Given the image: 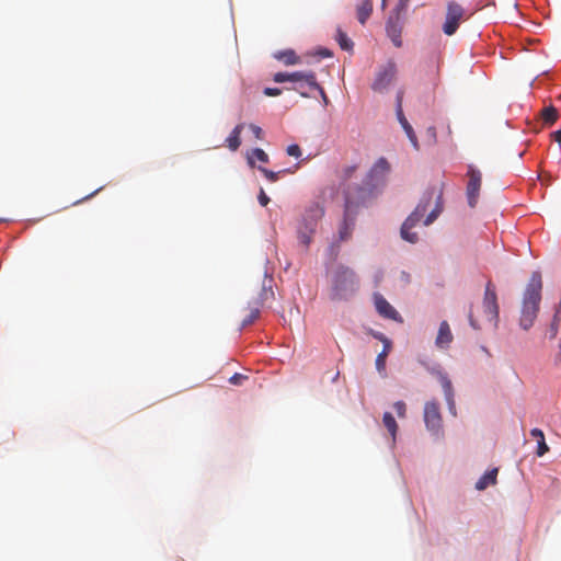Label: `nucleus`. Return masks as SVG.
<instances>
[{"mask_svg":"<svg viewBox=\"0 0 561 561\" xmlns=\"http://www.w3.org/2000/svg\"><path fill=\"white\" fill-rule=\"evenodd\" d=\"M465 15L463 8L457 2H448L447 12H446V21L443 25V31L446 35L450 36L456 33L459 27L460 22L462 21Z\"/></svg>","mask_w":561,"mask_h":561,"instance_id":"8","label":"nucleus"},{"mask_svg":"<svg viewBox=\"0 0 561 561\" xmlns=\"http://www.w3.org/2000/svg\"><path fill=\"white\" fill-rule=\"evenodd\" d=\"M245 379H248L247 376H244L242 374H234L233 376H231L229 378V382L232 385H236V386H240V385H242V381Z\"/></svg>","mask_w":561,"mask_h":561,"instance_id":"35","label":"nucleus"},{"mask_svg":"<svg viewBox=\"0 0 561 561\" xmlns=\"http://www.w3.org/2000/svg\"><path fill=\"white\" fill-rule=\"evenodd\" d=\"M552 136L557 142L561 144V129L554 131Z\"/></svg>","mask_w":561,"mask_h":561,"instance_id":"46","label":"nucleus"},{"mask_svg":"<svg viewBox=\"0 0 561 561\" xmlns=\"http://www.w3.org/2000/svg\"><path fill=\"white\" fill-rule=\"evenodd\" d=\"M318 55L323 57V58H328V57H331L332 56V53L327 49V48H322L318 51Z\"/></svg>","mask_w":561,"mask_h":561,"instance_id":"42","label":"nucleus"},{"mask_svg":"<svg viewBox=\"0 0 561 561\" xmlns=\"http://www.w3.org/2000/svg\"><path fill=\"white\" fill-rule=\"evenodd\" d=\"M392 347L391 341H385L382 351L376 357V368L379 374L385 375L386 373V359Z\"/></svg>","mask_w":561,"mask_h":561,"instance_id":"20","label":"nucleus"},{"mask_svg":"<svg viewBox=\"0 0 561 561\" xmlns=\"http://www.w3.org/2000/svg\"><path fill=\"white\" fill-rule=\"evenodd\" d=\"M249 128H250V130L252 131V134L254 135V137L256 139H262L263 138V130H262V128L260 126H257L255 124H250Z\"/></svg>","mask_w":561,"mask_h":561,"instance_id":"36","label":"nucleus"},{"mask_svg":"<svg viewBox=\"0 0 561 561\" xmlns=\"http://www.w3.org/2000/svg\"><path fill=\"white\" fill-rule=\"evenodd\" d=\"M390 165L385 158H379L373 168L369 170L363 185H346L345 187H364L370 190V197L373 196L374 188L380 181L383 180L389 172Z\"/></svg>","mask_w":561,"mask_h":561,"instance_id":"6","label":"nucleus"},{"mask_svg":"<svg viewBox=\"0 0 561 561\" xmlns=\"http://www.w3.org/2000/svg\"><path fill=\"white\" fill-rule=\"evenodd\" d=\"M541 274L539 272H534L524 293L519 319L520 328L526 331L533 327L537 318L541 300Z\"/></svg>","mask_w":561,"mask_h":561,"instance_id":"3","label":"nucleus"},{"mask_svg":"<svg viewBox=\"0 0 561 561\" xmlns=\"http://www.w3.org/2000/svg\"><path fill=\"white\" fill-rule=\"evenodd\" d=\"M401 280L404 282L405 284L410 283V280H411L410 274L407 272H401Z\"/></svg>","mask_w":561,"mask_h":561,"instance_id":"45","label":"nucleus"},{"mask_svg":"<svg viewBox=\"0 0 561 561\" xmlns=\"http://www.w3.org/2000/svg\"><path fill=\"white\" fill-rule=\"evenodd\" d=\"M358 288V279L353 270L339 266L332 277L331 298L344 300L350 298Z\"/></svg>","mask_w":561,"mask_h":561,"instance_id":"4","label":"nucleus"},{"mask_svg":"<svg viewBox=\"0 0 561 561\" xmlns=\"http://www.w3.org/2000/svg\"><path fill=\"white\" fill-rule=\"evenodd\" d=\"M282 93V90L278 88H265L264 94L267 96H277Z\"/></svg>","mask_w":561,"mask_h":561,"instance_id":"40","label":"nucleus"},{"mask_svg":"<svg viewBox=\"0 0 561 561\" xmlns=\"http://www.w3.org/2000/svg\"><path fill=\"white\" fill-rule=\"evenodd\" d=\"M290 82L300 83L305 82L310 89L311 87H318L317 77L313 71H295L290 72Z\"/></svg>","mask_w":561,"mask_h":561,"instance_id":"16","label":"nucleus"},{"mask_svg":"<svg viewBox=\"0 0 561 561\" xmlns=\"http://www.w3.org/2000/svg\"><path fill=\"white\" fill-rule=\"evenodd\" d=\"M559 348H560V351H561V340H560V343H559Z\"/></svg>","mask_w":561,"mask_h":561,"instance_id":"49","label":"nucleus"},{"mask_svg":"<svg viewBox=\"0 0 561 561\" xmlns=\"http://www.w3.org/2000/svg\"><path fill=\"white\" fill-rule=\"evenodd\" d=\"M559 114L554 106L543 107L540 112V118L547 126L553 125L558 121Z\"/></svg>","mask_w":561,"mask_h":561,"instance_id":"22","label":"nucleus"},{"mask_svg":"<svg viewBox=\"0 0 561 561\" xmlns=\"http://www.w3.org/2000/svg\"><path fill=\"white\" fill-rule=\"evenodd\" d=\"M393 408L398 414L399 417L405 416L407 405L403 401H397L393 404Z\"/></svg>","mask_w":561,"mask_h":561,"instance_id":"33","label":"nucleus"},{"mask_svg":"<svg viewBox=\"0 0 561 561\" xmlns=\"http://www.w3.org/2000/svg\"><path fill=\"white\" fill-rule=\"evenodd\" d=\"M286 152L288 156L295 157V158H300L302 154L300 147L296 144L289 145L286 149Z\"/></svg>","mask_w":561,"mask_h":561,"instance_id":"32","label":"nucleus"},{"mask_svg":"<svg viewBox=\"0 0 561 561\" xmlns=\"http://www.w3.org/2000/svg\"><path fill=\"white\" fill-rule=\"evenodd\" d=\"M259 203L261 204V206H266L268 203H270V198L268 196L265 194L264 190L261 188L260 191V194H259Z\"/></svg>","mask_w":561,"mask_h":561,"instance_id":"39","label":"nucleus"},{"mask_svg":"<svg viewBox=\"0 0 561 561\" xmlns=\"http://www.w3.org/2000/svg\"><path fill=\"white\" fill-rule=\"evenodd\" d=\"M373 13V0H356V16L360 24H365Z\"/></svg>","mask_w":561,"mask_h":561,"instance_id":"17","label":"nucleus"},{"mask_svg":"<svg viewBox=\"0 0 561 561\" xmlns=\"http://www.w3.org/2000/svg\"><path fill=\"white\" fill-rule=\"evenodd\" d=\"M396 114H397V118H398L399 123L401 124L402 128L404 129V131H405L409 140L411 141L413 148L415 150H419L420 149V145H419L417 137H416V135H415V133L413 130V127L410 125V123L405 118L403 110L402 108H396Z\"/></svg>","mask_w":561,"mask_h":561,"instance_id":"15","label":"nucleus"},{"mask_svg":"<svg viewBox=\"0 0 561 561\" xmlns=\"http://www.w3.org/2000/svg\"><path fill=\"white\" fill-rule=\"evenodd\" d=\"M454 340L450 327L447 321H442L438 328L435 345L437 348L447 350Z\"/></svg>","mask_w":561,"mask_h":561,"instance_id":"14","label":"nucleus"},{"mask_svg":"<svg viewBox=\"0 0 561 561\" xmlns=\"http://www.w3.org/2000/svg\"><path fill=\"white\" fill-rule=\"evenodd\" d=\"M442 387L449 404V409L453 412L455 409L454 399H453V386L450 380L447 377H442Z\"/></svg>","mask_w":561,"mask_h":561,"instance_id":"27","label":"nucleus"},{"mask_svg":"<svg viewBox=\"0 0 561 561\" xmlns=\"http://www.w3.org/2000/svg\"><path fill=\"white\" fill-rule=\"evenodd\" d=\"M307 84L305 82H300L297 87L293 88V90L297 91L302 98H309L310 94L306 91Z\"/></svg>","mask_w":561,"mask_h":561,"instance_id":"37","label":"nucleus"},{"mask_svg":"<svg viewBox=\"0 0 561 561\" xmlns=\"http://www.w3.org/2000/svg\"><path fill=\"white\" fill-rule=\"evenodd\" d=\"M483 308L484 312L489 317L491 321L496 320L499 317V306L496 293L493 288H491V284L486 285L484 299H483Z\"/></svg>","mask_w":561,"mask_h":561,"instance_id":"13","label":"nucleus"},{"mask_svg":"<svg viewBox=\"0 0 561 561\" xmlns=\"http://www.w3.org/2000/svg\"><path fill=\"white\" fill-rule=\"evenodd\" d=\"M259 170L264 174V176L270 182H276L279 179V174L284 172V171L274 172V171H271L263 167H259Z\"/></svg>","mask_w":561,"mask_h":561,"instance_id":"31","label":"nucleus"},{"mask_svg":"<svg viewBox=\"0 0 561 561\" xmlns=\"http://www.w3.org/2000/svg\"><path fill=\"white\" fill-rule=\"evenodd\" d=\"M277 59L283 60L286 65H296L299 62V57L294 50H286L276 56Z\"/></svg>","mask_w":561,"mask_h":561,"instance_id":"28","label":"nucleus"},{"mask_svg":"<svg viewBox=\"0 0 561 561\" xmlns=\"http://www.w3.org/2000/svg\"><path fill=\"white\" fill-rule=\"evenodd\" d=\"M497 469L494 468L488 472H485L476 483V488L480 491L485 490L489 485H494L496 483Z\"/></svg>","mask_w":561,"mask_h":561,"instance_id":"21","label":"nucleus"},{"mask_svg":"<svg viewBox=\"0 0 561 561\" xmlns=\"http://www.w3.org/2000/svg\"><path fill=\"white\" fill-rule=\"evenodd\" d=\"M254 158L262 163H267L270 161L267 153L261 148L253 149L248 156V163L250 167H254Z\"/></svg>","mask_w":561,"mask_h":561,"instance_id":"26","label":"nucleus"},{"mask_svg":"<svg viewBox=\"0 0 561 561\" xmlns=\"http://www.w3.org/2000/svg\"><path fill=\"white\" fill-rule=\"evenodd\" d=\"M273 80L277 83L290 81V72H277L274 75Z\"/></svg>","mask_w":561,"mask_h":561,"instance_id":"34","label":"nucleus"},{"mask_svg":"<svg viewBox=\"0 0 561 561\" xmlns=\"http://www.w3.org/2000/svg\"><path fill=\"white\" fill-rule=\"evenodd\" d=\"M403 91H399L397 94V108H402Z\"/></svg>","mask_w":561,"mask_h":561,"instance_id":"43","label":"nucleus"},{"mask_svg":"<svg viewBox=\"0 0 561 561\" xmlns=\"http://www.w3.org/2000/svg\"><path fill=\"white\" fill-rule=\"evenodd\" d=\"M530 435L538 442L537 456H543L549 450V447L545 442L543 432L540 428H533L530 431Z\"/></svg>","mask_w":561,"mask_h":561,"instance_id":"23","label":"nucleus"},{"mask_svg":"<svg viewBox=\"0 0 561 561\" xmlns=\"http://www.w3.org/2000/svg\"><path fill=\"white\" fill-rule=\"evenodd\" d=\"M382 422L385 427L388 430L390 435L392 436V439L394 440L397 431H398V424L393 417V415L390 412H385L382 416Z\"/></svg>","mask_w":561,"mask_h":561,"instance_id":"25","label":"nucleus"},{"mask_svg":"<svg viewBox=\"0 0 561 561\" xmlns=\"http://www.w3.org/2000/svg\"><path fill=\"white\" fill-rule=\"evenodd\" d=\"M323 213V208L318 203H313L306 208L297 230L298 240L305 248H308L311 243L318 221L322 218Z\"/></svg>","mask_w":561,"mask_h":561,"instance_id":"5","label":"nucleus"},{"mask_svg":"<svg viewBox=\"0 0 561 561\" xmlns=\"http://www.w3.org/2000/svg\"><path fill=\"white\" fill-rule=\"evenodd\" d=\"M272 278L268 279V283H272ZM268 296L273 297L274 293L272 290L271 284H268V288L266 284L263 285L262 293L260 298L256 299L250 307V314L242 320L241 328H245L252 324L260 316V308L263 305L264 300L268 298Z\"/></svg>","mask_w":561,"mask_h":561,"instance_id":"11","label":"nucleus"},{"mask_svg":"<svg viewBox=\"0 0 561 561\" xmlns=\"http://www.w3.org/2000/svg\"><path fill=\"white\" fill-rule=\"evenodd\" d=\"M386 2H387V0H382V1H381V5H382V8H385V7H386Z\"/></svg>","mask_w":561,"mask_h":561,"instance_id":"48","label":"nucleus"},{"mask_svg":"<svg viewBox=\"0 0 561 561\" xmlns=\"http://www.w3.org/2000/svg\"><path fill=\"white\" fill-rule=\"evenodd\" d=\"M374 337L381 341L383 345H385V341H390L388 337H386L382 333H379V332L374 333Z\"/></svg>","mask_w":561,"mask_h":561,"instance_id":"44","label":"nucleus"},{"mask_svg":"<svg viewBox=\"0 0 561 561\" xmlns=\"http://www.w3.org/2000/svg\"><path fill=\"white\" fill-rule=\"evenodd\" d=\"M561 321V310L557 309L553 316L552 323L550 325V337L554 339L558 333L559 322Z\"/></svg>","mask_w":561,"mask_h":561,"instance_id":"30","label":"nucleus"},{"mask_svg":"<svg viewBox=\"0 0 561 561\" xmlns=\"http://www.w3.org/2000/svg\"><path fill=\"white\" fill-rule=\"evenodd\" d=\"M387 34L392 41L393 45L396 47L402 46V39H401V26L398 24V22L388 21L387 23Z\"/></svg>","mask_w":561,"mask_h":561,"instance_id":"19","label":"nucleus"},{"mask_svg":"<svg viewBox=\"0 0 561 561\" xmlns=\"http://www.w3.org/2000/svg\"><path fill=\"white\" fill-rule=\"evenodd\" d=\"M467 175L469 178L468 184H467V198L468 204L470 207H476L479 198V193L481 188L482 183V174L481 172L476 169L472 164L468 165Z\"/></svg>","mask_w":561,"mask_h":561,"instance_id":"9","label":"nucleus"},{"mask_svg":"<svg viewBox=\"0 0 561 561\" xmlns=\"http://www.w3.org/2000/svg\"><path fill=\"white\" fill-rule=\"evenodd\" d=\"M397 65L393 60H389L382 66L376 73V78L371 84V89L375 92H385L397 77Z\"/></svg>","mask_w":561,"mask_h":561,"instance_id":"7","label":"nucleus"},{"mask_svg":"<svg viewBox=\"0 0 561 561\" xmlns=\"http://www.w3.org/2000/svg\"><path fill=\"white\" fill-rule=\"evenodd\" d=\"M310 90H317L323 101V104L327 106L329 104V99L324 92V89L318 83V87H311Z\"/></svg>","mask_w":561,"mask_h":561,"instance_id":"38","label":"nucleus"},{"mask_svg":"<svg viewBox=\"0 0 561 561\" xmlns=\"http://www.w3.org/2000/svg\"><path fill=\"white\" fill-rule=\"evenodd\" d=\"M374 302L377 312L381 317L400 323L403 322L400 313L387 301V299L382 295L378 293L374 294Z\"/></svg>","mask_w":561,"mask_h":561,"instance_id":"12","label":"nucleus"},{"mask_svg":"<svg viewBox=\"0 0 561 561\" xmlns=\"http://www.w3.org/2000/svg\"><path fill=\"white\" fill-rule=\"evenodd\" d=\"M244 125L243 124H238L233 129L232 131L230 133V135L227 137L226 139V144H227V147L231 150V151H237L241 145V139H240V135L242 133V129H243Z\"/></svg>","mask_w":561,"mask_h":561,"instance_id":"18","label":"nucleus"},{"mask_svg":"<svg viewBox=\"0 0 561 561\" xmlns=\"http://www.w3.org/2000/svg\"><path fill=\"white\" fill-rule=\"evenodd\" d=\"M442 415L439 405L435 401H428L424 407V422L428 431L438 435L442 430Z\"/></svg>","mask_w":561,"mask_h":561,"instance_id":"10","label":"nucleus"},{"mask_svg":"<svg viewBox=\"0 0 561 561\" xmlns=\"http://www.w3.org/2000/svg\"><path fill=\"white\" fill-rule=\"evenodd\" d=\"M356 171L357 165H346L340 171L339 178L342 181V183H346L348 180L353 178Z\"/></svg>","mask_w":561,"mask_h":561,"instance_id":"29","label":"nucleus"},{"mask_svg":"<svg viewBox=\"0 0 561 561\" xmlns=\"http://www.w3.org/2000/svg\"><path fill=\"white\" fill-rule=\"evenodd\" d=\"M344 219L339 230V238L341 241H346L351 238L355 216L359 207L364 206L370 198V190L364 187H344Z\"/></svg>","mask_w":561,"mask_h":561,"instance_id":"2","label":"nucleus"},{"mask_svg":"<svg viewBox=\"0 0 561 561\" xmlns=\"http://www.w3.org/2000/svg\"><path fill=\"white\" fill-rule=\"evenodd\" d=\"M335 39L339 43L341 49L346 51H352L354 47L353 41L347 36V34L341 28H336Z\"/></svg>","mask_w":561,"mask_h":561,"instance_id":"24","label":"nucleus"},{"mask_svg":"<svg viewBox=\"0 0 561 561\" xmlns=\"http://www.w3.org/2000/svg\"><path fill=\"white\" fill-rule=\"evenodd\" d=\"M556 362L561 363V351L556 355Z\"/></svg>","mask_w":561,"mask_h":561,"instance_id":"47","label":"nucleus"},{"mask_svg":"<svg viewBox=\"0 0 561 561\" xmlns=\"http://www.w3.org/2000/svg\"><path fill=\"white\" fill-rule=\"evenodd\" d=\"M442 191L436 190L434 187L428 188L424 192L421 197L419 204L416 205L413 213L405 219L401 227V237L405 241L410 243H415L417 241V234L415 232H411L410 230L415 227L421 219L425 216L430 205L435 199V207L428 213L424 220L425 226H430L435 221V219L439 216L443 210V198Z\"/></svg>","mask_w":561,"mask_h":561,"instance_id":"1","label":"nucleus"},{"mask_svg":"<svg viewBox=\"0 0 561 561\" xmlns=\"http://www.w3.org/2000/svg\"><path fill=\"white\" fill-rule=\"evenodd\" d=\"M468 318H469V323H470V325H471L474 330L480 329V327H479V324H478L477 320L473 318V316H472L471 311L469 312Z\"/></svg>","mask_w":561,"mask_h":561,"instance_id":"41","label":"nucleus"}]
</instances>
